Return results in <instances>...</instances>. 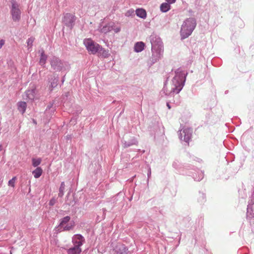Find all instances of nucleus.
<instances>
[{
  "label": "nucleus",
  "instance_id": "obj_1",
  "mask_svg": "<svg viewBox=\"0 0 254 254\" xmlns=\"http://www.w3.org/2000/svg\"><path fill=\"white\" fill-rule=\"evenodd\" d=\"M196 26V21L193 18L186 19L182 26L181 35L182 38L188 37L192 33Z\"/></svg>",
  "mask_w": 254,
  "mask_h": 254
},
{
  "label": "nucleus",
  "instance_id": "obj_2",
  "mask_svg": "<svg viewBox=\"0 0 254 254\" xmlns=\"http://www.w3.org/2000/svg\"><path fill=\"white\" fill-rule=\"evenodd\" d=\"M74 226V222L70 220V217L66 216L61 219L58 226L59 230L63 231H69L73 229Z\"/></svg>",
  "mask_w": 254,
  "mask_h": 254
},
{
  "label": "nucleus",
  "instance_id": "obj_3",
  "mask_svg": "<svg viewBox=\"0 0 254 254\" xmlns=\"http://www.w3.org/2000/svg\"><path fill=\"white\" fill-rule=\"evenodd\" d=\"M83 43L87 50L90 54H95L101 49V46L98 44L95 43L90 38L84 39Z\"/></svg>",
  "mask_w": 254,
  "mask_h": 254
},
{
  "label": "nucleus",
  "instance_id": "obj_4",
  "mask_svg": "<svg viewBox=\"0 0 254 254\" xmlns=\"http://www.w3.org/2000/svg\"><path fill=\"white\" fill-rule=\"evenodd\" d=\"M11 14L14 21H18L20 18L21 12L19 8V5L14 1H12Z\"/></svg>",
  "mask_w": 254,
  "mask_h": 254
},
{
  "label": "nucleus",
  "instance_id": "obj_5",
  "mask_svg": "<svg viewBox=\"0 0 254 254\" xmlns=\"http://www.w3.org/2000/svg\"><path fill=\"white\" fill-rule=\"evenodd\" d=\"M85 240L81 235H75L72 237V243L74 246L80 248L83 245Z\"/></svg>",
  "mask_w": 254,
  "mask_h": 254
},
{
  "label": "nucleus",
  "instance_id": "obj_6",
  "mask_svg": "<svg viewBox=\"0 0 254 254\" xmlns=\"http://www.w3.org/2000/svg\"><path fill=\"white\" fill-rule=\"evenodd\" d=\"M51 66L57 70H61L63 66L61 61L57 58H54L51 62Z\"/></svg>",
  "mask_w": 254,
  "mask_h": 254
},
{
  "label": "nucleus",
  "instance_id": "obj_7",
  "mask_svg": "<svg viewBox=\"0 0 254 254\" xmlns=\"http://www.w3.org/2000/svg\"><path fill=\"white\" fill-rule=\"evenodd\" d=\"M192 132V129L190 128H186L181 131V135L182 137L184 134V140L186 142H188L191 138V134Z\"/></svg>",
  "mask_w": 254,
  "mask_h": 254
},
{
  "label": "nucleus",
  "instance_id": "obj_8",
  "mask_svg": "<svg viewBox=\"0 0 254 254\" xmlns=\"http://www.w3.org/2000/svg\"><path fill=\"white\" fill-rule=\"evenodd\" d=\"M145 44L142 42H137L134 47V51L138 53L143 51L144 49Z\"/></svg>",
  "mask_w": 254,
  "mask_h": 254
},
{
  "label": "nucleus",
  "instance_id": "obj_9",
  "mask_svg": "<svg viewBox=\"0 0 254 254\" xmlns=\"http://www.w3.org/2000/svg\"><path fill=\"white\" fill-rule=\"evenodd\" d=\"M81 252V249L75 246L67 251V254H80Z\"/></svg>",
  "mask_w": 254,
  "mask_h": 254
},
{
  "label": "nucleus",
  "instance_id": "obj_10",
  "mask_svg": "<svg viewBox=\"0 0 254 254\" xmlns=\"http://www.w3.org/2000/svg\"><path fill=\"white\" fill-rule=\"evenodd\" d=\"M136 14L139 17L141 18H145L146 17V11L142 8H138L136 10Z\"/></svg>",
  "mask_w": 254,
  "mask_h": 254
},
{
  "label": "nucleus",
  "instance_id": "obj_11",
  "mask_svg": "<svg viewBox=\"0 0 254 254\" xmlns=\"http://www.w3.org/2000/svg\"><path fill=\"white\" fill-rule=\"evenodd\" d=\"M36 93V91L35 89L28 90L26 92L27 97L29 99L33 100V99H34V98L35 97Z\"/></svg>",
  "mask_w": 254,
  "mask_h": 254
},
{
  "label": "nucleus",
  "instance_id": "obj_12",
  "mask_svg": "<svg viewBox=\"0 0 254 254\" xmlns=\"http://www.w3.org/2000/svg\"><path fill=\"white\" fill-rule=\"evenodd\" d=\"M26 106V103L25 102L21 101L18 103V109L22 114H24L25 112Z\"/></svg>",
  "mask_w": 254,
  "mask_h": 254
},
{
  "label": "nucleus",
  "instance_id": "obj_13",
  "mask_svg": "<svg viewBox=\"0 0 254 254\" xmlns=\"http://www.w3.org/2000/svg\"><path fill=\"white\" fill-rule=\"evenodd\" d=\"M43 170L40 167H37L34 171L32 172L34 178H39L42 175Z\"/></svg>",
  "mask_w": 254,
  "mask_h": 254
},
{
  "label": "nucleus",
  "instance_id": "obj_14",
  "mask_svg": "<svg viewBox=\"0 0 254 254\" xmlns=\"http://www.w3.org/2000/svg\"><path fill=\"white\" fill-rule=\"evenodd\" d=\"M171 6L169 3H163L160 5V10L163 12H166L170 9Z\"/></svg>",
  "mask_w": 254,
  "mask_h": 254
},
{
  "label": "nucleus",
  "instance_id": "obj_15",
  "mask_svg": "<svg viewBox=\"0 0 254 254\" xmlns=\"http://www.w3.org/2000/svg\"><path fill=\"white\" fill-rule=\"evenodd\" d=\"M52 81H50V84L49 86V90L52 91L53 89L56 87L58 85V79L57 78H54L52 79Z\"/></svg>",
  "mask_w": 254,
  "mask_h": 254
},
{
  "label": "nucleus",
  "instance_id": "obj_16",
  "mask_svg": "<svg viewBox=\"0 0 254 254\" xmlns=\"http://www.w3.org/2000/svg\"><path fill=\"white\" fill-rule=\"evenodd\" d=\"M47 57L44 54V52L43 51L41 53V58L40 59L39 63L41 65H44L46 62Z\"/></svg>",
  "mask_w": 254,
  "mask_h": 254
},
{
  "label": "nucleus",
  "instance_id": "obj_17",
  "mask_svg": "<svg viewBox=\"0 0 254 254\" xmlns=\"http://www.w3.org/2000/svg\"><path fill=\"white\" fill-rule=\"evenodd\" d=\"M32 161V165L34 167H37L41 164L42 160L41 158H37V159L33 158Z\"/></svg>",
  "mask_w": 254,
  "mask_h": 254
},
{
  "label": "nucleus",
  "instance_id": "obj_18",
  "mask_svg": "<svg viewBox=\"0 0 254 254\" xmlns=\"http://www.w3.org/2000/svg\"><path fill=\"white\" fill-rule=\"evenodd\" d=\"M64 182H62L61 183V187L60 188V190H59L60 192L59 193V196L60 197H62L63 195H64Z\"/></svg>",
  "mask_w": 254,
  "mask_h": 254
},
{
  "label": "nucleus",
  "instance_id": "obj_19",
  "mask_svg": "<svg viewBox=\"0 0 254 254\" xmlns=\"http://www.w3.org/2000/svg\"><path fill=\"white\" fill-rule=\"evenodd\" d=\"M16 180V177H14L12 178V179L8 181V185L9 186H10L12 188H14L15 187V183Z\"/></svg>",
  "mask_w": 254,
  "mask_h": 254
},
{
  "label": "nucleus",
  "instance_id": "obj_20",
  "mask_svg": "<svg viewBox=\"0 0 254 254\" xmlns=\"http://www.w3.org/2000/svg\"><path fill=\"white\" fill-rule=\"evenodd\" d=\"M112 30L109 26L106 25L104 26L101 30L102 33H107V32Z\"/></svg>",
  "mask_w": 254,
  "mask_h": 254
},
{
  "label": "nucleus",
  "instance_id": "obj_21",
  "mask_svg": "<svg viewBox=\"0 0 254 254\" xmlns=\"http://www.w3.org/2000/svg\"><path fill=\"white\" fill-rule=\"evenodd\" d=\"M34 40L35 39L33 37H30L27 40V43L28 47L31 48L32 46V44L34 41Z\"/></svg>",
  "mask_w": 254,
  "mask_h": 254
},
{
  "label": "nucleus",
  "instance_id": "obj_22",
  "mask_svg": "<svg viewBox=\"0 0 254 254\" xmlns=\"http://www.w3.org/2000/svg\"><path fill=\"white\" fill-rule=\"evenodd\" d=\"M133 14H134V10L132 9H130L127 10L125 13V15L127 17L132 16Z\"/></svg>",
  "mask_w": 254,
  "mask_h": 254
},
{
  "label": "nucleus",
  "instance_id": "obj_23",
  "mask_svg": "<svg viewBox=\"0 0 254 254\" xmlns=\"http://www.w3.org/2000/svg\"><path fill=\"white\" fill-rule=\"evenodd\" d=\"M56 200L55 198H52L49 202V204L51 206L54 205L56 203Z\"/></svg>",
  "mask_w": 254,
  "mask_h": 254
},
{
  "label": "nucleus",
  "instance_id": "obj_24",
  "mask_svg": "<svg viewBox=\"0 0 254 254\" xmlns=\"http://www.w3.org/2000/svg\"><path fill=\"white\" fill-rule=\"evenodd\" d=\"M4 44V40L0 39V49L2 48L3 45Z\"/></svg>",
  "mask_w": 254,
  "mask_h": 254
},
{
  "label": "nucleus",
  "instance_id": "obj_25",
  "mask_svg": "<svg viewBox=\"0 0 254 254\" xmlns=\"http://www.w3.org/2000/svg\"><path fill=\"white\" fill-rule=\"evenodd\" d=\"M169 4L174 3L175 2L176 0H166Z\"/></svg>",
  "mask_w": 254,
  "mask_h": 254
},
{
  "label": "nucleus",
  "instance_id": "obj_26",
  "mask_svg": "<svg viewBox=\"0 0 254 254\" xmlns=\"http://www.w3.org/2000/svg\"><path fill=\"white\" fill-rule=\"evenodd\" d=\"M69 17H71V16L69 14H66V15L64 16V19H65L66 18H69Z\"/></svg>",
  "mask_w": 254,
  "mask_h": 254
},
{
  "label": "nucleus",
  "instance_id": "obj_27",
  "mask_svg": "<svg viewBox=\"0 0 254 254\" xmlns=\"http://www.w3.org/2000/svg\"><path fill=\"white\" fill-rule=\"evenodd\" d=\"M120 30H121L120 28H117L115 29L114 30V31L116 33H117V32H119L120 31Z\"/></svg>",
  "mask_w": 254,
  "mask_h": 254
},
{
  "label": "nucleus",
  "instance_id": "obj_28",
  "mask_svg": "<svg viewBox=\"0 0 254 254\" xmlns=\"http://www.w3.org/2000/svg\"><path fill=\"white\" fill-rule=\"evenodd\" d=\"M167 106L168 107V109H171V106L169 103L167 104Z\"/></svg>",
  "mask_w": 254,
  "mask_h": 254
}]
</instances>
